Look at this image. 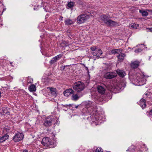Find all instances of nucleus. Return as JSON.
I'll return each instance as SVG.
<instances>
[{
  "label": "nucleus",
  "mask_w": 152,
  "mask_h": 152,
  "mask_svg": "<svg viewBox=\"0 0 152 152\" xmlns=\"http://www.w3.org/2000/svg\"><path fill=\"white\" fill-rule=\"evenodd\" d=\"M102 20L107 26L111 27H115L117 26L118 23L115 21L113 20L110 19H109L108 16L107 15L102 14L101 16Z\"/></svg>",
  "instance_id": "1"
},
{
  "label": "nucleus",
  "mask_w": 152,
  "mask_h": 152,
  "mask_svg": "<svg viewBox=\"0 0 152 152\" xmlns=\"http://www.w3.org/2000/svg\"><path fill=\"white\" fill-rule=\"evenodd\" d=\"M90 118L92 122H96V125H99L103 122L104 120L103 116L98 113H93L90 116Z\"/></svg>",
  "instance_id": "2"
},
{
  "label": "nucleus",
  "mask_w": 152,
  "mask_h": 152,
  "mask_svg": "<svg viewBox=\"0 0 152 152\" xmlns=\"http://www.w3.org/2000/svg\"><path fill=\"white\" fill-rule=\"evenodd\" d=\"M88 14H82L79 16L77 18V22L79 24L84 23L89 18L90 16H92L91 13L88 12Z\"/></svg>",
  "instance_id": "3"
},
{
  "label": "nucleus",
  "mask_w": 152,
  "mask_h": 152,
  "mask_svg": "<svg viewBox=\"0 0 152 152\" xmlns=\"http://www.w3.org/2000/svg\"><path fill=\"white\" fill-rule=\"evenodd\" d=\"M73 88L74 90L79 92L83 90L85 88V85L83 82L78 81L74 84Z\"/></svg>",
  "instance_id": "4"
},
{
  "label": "nucleus",
  "mask_w": 152,
  "mask_h": 152,
  "mask_svg": "<svg viewBox=\"0 0 152 152\" xmlns=\"http://www.w3.org/2000/svg\"><path fill=\"white\" fill-rule=\"evenodd\" d=\"M126 84V82L123 81L118 83L113 88V89L115 92V93H116L119 92L120 90H123L125 87Z\"/></svg>",
  "instance_id": "5"
},
{
  "label": "nucleus",
  "mask_w": 152,
  "mask_h": 152,
  "mask_svg": "<svg viewBox=\"0 0 152 152\" xmlns=\"http://www.w3.org/2000/svg\"><path fill=\"white\" fill-rule=\"evenodd\" d=\"M24 138V135L22 132H17L15 135L12 137V140L15 142L21 141Z\"/></svg>",
  "instance_id": "6"
},
{
  "label": "nucleus",
  "mask_w": 152,
  "mask_h": 152,
  "mask_svg": "<svg viewBox=\"0 0 152 152\" xmlns=\"http://www.w3.org/2000/svg\"><path fill=\"white\" fill-rule=\"evenodd\" d=\"M55 120L54 118H51L50 116L47 117L44 120L43 125L46 127L50 126L55 122Z\"/></svg>",
  "instance_id": "7"
},
{
  "label": "nucleus",
  "mask_w": 152,
  "mask_h": 152,
  "mask_svg": "<svg viewBox=\"0 0 152 152\" xmlns=\"http://www.w3.org/2000/svg\"><path fill=\"white\" fill-rule=\"evenodd\" d=\"M117 76V73L114 72H107L105 73L104 77L107 79H110Z\"/></svg>",
  "instance_id": "8"
},
{
  "label": "nucleus",
  "mask_w": 152,
  "mask_h": 152,
  "mask_svg": "<svg viewBox=\"0 0 152 152\" xmlns=\"http://www.w3.org/2000/svg\"><path fill=\"white\" fill-rule=\"evenodd\" d=\"M47 89H49V91L48 93L50 94V96L52 97L55 98L57 96V90L56 88L52 87H48Z\"/></svg>",
  "instance_id": "9"
},
{
  "label": "nucleus",
  "mask_w": 152,
  "mask_h": 152,
  "mask_svg": "<svg viewBox=\"0 0 152 152\" xmlns=\"http://www.w3.org/2000/svg\"><path fill=\"white\" fill-rule=\"evenodd\" d=\"M50 139L48 137H44L41 141V144L45 146L49 147Z\"/></svg>",
  "instance_id": "10"
},
{
  "label": "nucleus",
  "mask_w": 152,
  "mask_h": 152,
  "mask_svg": "<svg viewBox=\"0 0 152 152\" xmlns=\"http://www.w3.org/2000/svg\"><path fill=\"white\" fill-rule=\"evenodd\" d=\"M9 109L7 107H2L0 109V113L1 115H5L6 114L9 113L10 114V112L9 110Z\"/></svg>",
  "instance_id": "11"
},
{
  "label": "nucleus",
  "mask_w": 152,
  "mask_h": 152,
  "mask_svg": "<svg viewBox=\"0 0 152 152\" xmlns=\"http://www.w3.org/2000/svg\"><path fill=\"white\" fill-rule=\"evenodd\" d=\"M137 103L140 105L142 109H144L146 107V102L145 99L143 98L141 99L139 102Z\"/></svg>",
  "instance_id": "12"
},
{
  "label": "nucleus",
  "mask_w": 152,
  "mask_h": 152,
  "mask_svg": "<svg viewBox=\"0 0 152 152\" xmlns=\"http://www.w3.org/2000/svg\"><path fill=\"white\" fill-rule=\"evenodd\" d=\"M139 66V63L138 61H135L132 62L130 65L132 69H134L137 68Z\"/></svg>",
  "instance_id": "13"
},
{
  "label": "nucleus",
  "mask_w": 152,
  "mask_h": 152,
  "mask_svg": "<svg viewBox=\"0 0 152 152\" xmlns=\"http://www.w3.org/2000/svg\"><path fill=\"white\" fill-rule=\"evenodd\" d=\"M74 93V91L72 89L69 88L64 91V94L65 96H68Z\"/></svg>",
  "instance_id": "14"
},
{
  "label": "nucleus",
  "mask_w": 152,
  "mask_h": 152,
  "mask_svg": "<svg viewBox=\"0 0 152 152\" xmlns=\"http://www.w3.org/2000/svg\"><path fill=\"white\" fill-rule=\"evenodd\" d=\"M92 54L94 56L99 57L102 54V52L101 49H97L94 52H92Z\"/></svg>",
  "instance_id": "15"
},
{
  "label": "nucleus",
  "mask_w": 152,
  "mask_h": 152,
  "mask_svg": "<svg viewBox=\"0 0 152 152\" xmlns=\"http://www.w3.org/2000/svg\"><path fill=\"white\" fill-rule=\"evenodd\" d=\"M126 55L124 53H121L117 56L118 61L120 62H123Z\"/></svg>",
  "instance_id": "16"
},
{
  "label": "nucleus",
  "mask_w": 152,
  "mask_h": 152,
  "mask_svg": "<svg viewBox=\"0 0 152 152\" xmlns=\"http://www.w3.org/2000/svg\"><path fill=\"white\" fill-rule=\"evenodd\" d=\"M116 73L121 77H123L126 75V73L123 70H121L120 69H117L116 70Z\"/></svg>",
  "instance_id": "17"
},
{
  "label": "nucleus",
  "mask_w": 152,
  "mask_h": 152,
  "mask_svg": "<svg viewBox=\"0 0 152 152\" xmlns=\"http://www.w3.org/2000/svg\"><path fill=\"white\" fill-rule=\"evenodd\" d=\"M97 91L99 93L101 94H104L105 91V89L103 86H97Z\"/></svg>",
  "instance_id": "18"
},
{
  "label": "nucleus",
  "mask_w": 152,
  "mask_h": 152,
  "mask_svg": "<svg viewBox=\"0 0 152 152\" xmlns=\"http://www.w3.org/2000/svg\"><path fill=\"white\" fill-rule=\"evenodd\" d=\"M57 144V142L54 139L52 140L51 139L50 142V145L48 147L50 148H54L56 146Z\"/></svg>",
  "instance_id": "19"
},
{
  "label": "nucleus",
  "mask_w": 152,
  "mask_h": 152,
  "mask_svg": "<svg viewBox=\"0 0 152 152\" xmlns=\"http://www.w3.org/2000/svg\"><path fill=\"white\" fill-rule=\"evenodd\" d=\"M130 151V152H143V151L140 149H139L137 151L135 150V147L134 146H132L129 147L128 149L126 150V151Z\"/></svg>",
  "instance_id": "20"
},
{
  "label": "nucleus",
  "mask_w": 152,
  "mask_h": 152,
  "mask_svg": "<svg viewBox=\"0 0 152 152\" xmlns=\"http://www.w3.org/2000/svg\"><path fill=\"white\" fill-rule=\"evenodd\" d=\"M152 97V96H151L149 94H148V93L145 94L143 96V98H145V99L146 102V101L151 102V99Z\"/></svg>",
  "instance_id": "21"
},
{
  "label": "nucleus",
  "mask_w": 152,
  "mask_h": 152,
  "mask_svg": "<svg viewBox=\"0 0 152 152\" xmlns=\"http://www.w3.org/2000/svg\"><path fill=\"white\" fill-rule=\"evenodd\" d=\"M64 20L65 24L68 26L72 25L75 22V21H73L70 18H66Z\"/></svg>",
  "instance_id": "22"
},
{
  "label": "nucleus",
  "mask_w": 152,
  "mask_h": 152,
  "mask_svg": "<svg viewBox=\"0 0 152 152\" xmlns=\"http://www.w3.org/2000/svg\"><path fill=\"white\" fill-rule=\"evenodd\" d=\"M123 50L122 48H118L117 49H113L112 50L111 52L112 54L119 53H121L122 51Z\"/></svg>",
  "instance_id": "23"
},
{
  "label": "nucleus",
  "mask_w": 152,
  "mask_h": 152,
  "mask_svg": "<svg viewBox=\"0 0 152 152\" xmlns=\"http://www.w3.org/2000/svg\"><path fill=\"white\" fill-rule=\"evenodd\" d=\"M80 96L77 94H75L74 93L72 94L71 96V99L74 101H76L80 98Z\"/></svg>",
  "instance_id": "24"
},
{
  "label": "nucleus",
  "mask_w": 152,
  "mask_h": 152,
  "mask_svg": "<svg viewBox=\"0 0 152 152\" xmlns=\"http://www.w3.org/2000/svg\"><path fill=\"white\" fill-rule=\"evenodd\" d=\"M9 137V135L6 134L0 137V143L3 142L7 139Z\"/></svg>",
  "instance_id": "25"
},
{
  "label": "nucleus",
  "mask_w": 152,
  "mask_h": 152,
  "mask_svg": "<svg viewBox=\"0 0 152 152\" xmlns=\"http://www.w3.org/2000/svg\"><path fill=\"white\" fill-rule=\"evenodd\" d=\"M28 89L31 92L35 91L36 90V86L34 84H31L28 87Z\"/></svg>",
  "instance_id": "26"
},
{
  "label": "nucleus",
  "mask_w": 152,
  "mask_h": 152,
  "mask_svg": "<svg viewBox=\"0 0 152 152\" xmlns=\"http://www.w3.org/2000/svg\"><path fill=\"white\" fill-rule=\"evenodd\" d=\"M69 45V42L68 41H63L61 43V47L65 48L68 46Z\"/></svg>",
  "instance_id": "27"
},
{
  "label": "nucleus",
  "mask_w": 152,
  "mask_h": 152,
  "mask_svg": "<svg viewBox=\"0 0 152 152\" xmlns=\"http://www.w3.org/2000/svg\"><path fill=\"white\" fill-rule=\"evenodd\" d=\"M106 65L104 67V70L107 72L109 71L111 69V66L110 64H106L105 63Z\"/></svg>",
  "instance_id": "28"
},
{
  "label": "nucleus",
  "mask_w": 152,
  "mask_h": 152,
  "mask_svg": "<svg viewBox=\"0 0 152 152\" xmlns=\"http://www.w3.org/2000/svg\"><path fill=\"white\" fill-rule=\"evenodd\" d=\"M75 5V2L72 1L69 2L66 5L67 7V8L69 9V8H72Z\"/></svg>",
  "instance_id": "29"
},
{
  "label": "nucleus",
  "mask_w": 152,
  "mask_h": 152,
  "mask_svg": "<svg viewBox=\"0 0 152 152\" xmlns=\"http://www.w3.org/2000/svg\"><path fill=\"white\" fill-rule=\"evenodd\" d=\"M86 111L87 113H88L89 115H91L93 111V110L91 107H88L86 109Z\"/></svg>",
  "instance_id": "30"
},
{
  "label": "nucleus",
  "mask_w": 152,
  "mask_h": 152,
  "mask_svg": "<svg viewBox=\"0 0 152 152\" xmlns=\"http://www.w3.org/2000/svg\"><path fill=\"white\" fill-rule=\"evenodd\" d=\"M139 12L142 14V15L143 17L147 16L148 14V12L145 10H140Z\"/></svg>",
  "instance_id": "31"
},
{
  "label": "nucleus",
  "mask_w": 152,
  "mask_h": 152,
  "mask_svg": "<svg viewBox=\"0 0 152 152\" xmlns=\"http://www.w3.org/2000/svg\"><path fill=\"white\" fill-rule=\"evenodd\" d=\"M71 66V65H62L61 67L60 70L61 71L63 72L65 69H67L66 67L67 66Z\"/></svg>",
  "instance_id": "32"
},
{
  "label": "nucleus",
  "mask_w": 152,
  "mask_h": 152,
  "mask_svg": "<svg viewBox=\"0 0 152 152\" xmlns=\"http://www.w3.org/2000/svg\"><path fill=\"white\" fill-rule=\"evenodd\" d=\"M133 24L131 25L130 27L131 28L137 29V28L139 26L138 24H136L134 23L132 24Z\"/></svg>",
  "instance_id": "33"
},
{
  "label": "nucleus",
  "mask_w": 152,
  "mask_h": 152,
  "mask_svg": "<svg viewBox=\"0 0 152 152\" xmlns=\"http://www.w3.org/2000/svg\"><path fill=\"white\" fill-rule=\"evenodd\" d=\"M57 61L56 60L55 58H54V57L52 58L51 60L50 61L49 63L50 64L52 65L54 63L56 62Z\"/></svg>",
  "instance_id": "34"
},
{
  "label": "nucleus",
  "mask_w": 152,
  "mask_h": 152,
  "mask_svg": "<svg viewBox=\"0 0 152 152\" xmlns=\"http://www.w3.org/2000/svg\"><path fill=\"white\" fill-rule=\"evenodd\" d=\"M62 56L63 55L62 54H60L54 57V58H55L57 61L58 60H60L61 58L62 57Z\"/></svg>",
  "instance_id": "35"
},
{
  "label": "nucleus",
  "mask_w": 152,
  "mask_h": 152,
  "mask_svg": "<svg viewBox=\"0 0 152 152\" xmlns=\"http://www.w3.org/2000/svg\"><path fill=\"white\" fill-rule=\"evenodd\" d=\"M146 114L147 116L148 117L152 118V109L149 111H147Z\"/></svg>",
  "instance_id": "36"
},
{
  "label": "nucleus",
  "mask_w": 152,
  "mask_h": 152,
  "mask_svg": "<svg viewBox=\"0 0 152 152\" xmlns=\"http://www.w3.org/2000/svg\"><path fill=\"white\" fill-rule=\"evenodd\" d=\"M42 7V6L41 5H39L38 4H36L34 6V10H38L39 9V8H41Z\"/></svg>",
  "instance_id": "37"
},
{
  "label": "nucleus",
  "mask_w": 152,
  "mask_h": 152,
  "mask_svg": "<svg viewBox=\"0 0 152 152\" xmlns=\"http://www.w3.org/2000/svg\"><path fill=\"white\" fill-rule=\"evenodd\" d=\"M103 151L101 147H99L96 149L95 152H103Z\"/></svg>",
  "instance_id": "38"
},
{
  "label": "nucleus",
  "mask_w": 152,
  "mask_h": 152,
  "mask_svg": "<svg viewBox=\"0 0 152 152\" xmlns=\"http://www.w3.org/2000/svg\"><path fill=\"white\" fill-rule=\"evenodd\" d=\"M142 51V49L140 48H137L134 50V52L136 53L141 52Z\"/></svg>",
  "instance_id": "39"
},
{
  "label": "nucleus",
  "mask_w": 152,
  "mask_h": 152,
  "mask_svg": "<svg viewBox=\"0 0 152 152\" xmlns=\"http://www.w3.org/2000/svg\"><path fill=\"white\" fill-rule=\"evenodd\" d=\"M54 119H55V122L54 123V125L55 126L56 125L58 124V125L59 124V121L58 119H56L55 118H54Z\"/></svg>",
  "instance_id": "40"
},
{
  "label": "nucleus",
  "mask_w": 152,
  "mask_h": 152,
  "mask_svg": "<svg viewBox=\"0 0 152 152\" xmlns=\"http://www.w3.org/2000/svg\"><path fill=\"white\" fill-rule=\"evenodd\" d=\"M75 2L77 4L79 5H82L83 4L82 1L80 0H76Z\"/></svg>",
  "instance_id": "41"
},
{
  "label": "nucleus",
  "mask_w": 152,
  "mask_h": 152,
  "mask_svg": "<svg viewBox=\"0 0 152 152\" xmlns=\"http://www.w3.org/2000/svg\"><path fill=\"white\" fill-rule=\"evenodd\" d=\"M33 81V79L28 77L27 80V82L28 83H32Z\"/></svg>",
  "instance_id": "42"
},
{
  "label": "nucleus",
  "mask_w": 152,
  "mask_h": 152,
  "mask_svg": "<svg viewBox=\"0 0 152 152\" xmlns=\"http://www.w3.org/2000/svg\"><path fill=\"white\" fill-rule=\"evenodd\" d=\"M148 32H151L152 33V27L148 28H146Z\"/></svg>",
  "instance_id": "43"
},
{
  "label": "nucleus",
  "mask_w": 152,
  "mask_h": 152,
  "mask_svg": "<svg viewBox=\"0 0 152 152\" xmlns=\"http://www.w3.org/2000/svg\"><path fill=\"white\" fill-rule=\"evenodd\" d=\"M91 49L93 52H94L95 50H96L97 49L95 47H93L91 48Z\"/></svg>",
  "instance_id": "44"
},
{
  "label": "nucleus",
  "mask_w": 152,
  "mask_h": 152,
  "mask_svg": "<svg viewBox=\"0 0 152 152\" xmlns=\"http://www.w3.org/2000/svg\"><path fill=\"white\" fill-rule=\"evenodd\" d=\"M80 105H76L74 104L73 106L72 107V110H74L75 108L77 109L78 108V107Z\"/></svg>",
  "instance_id": "45"
},
{
  "label": "nucleus",
  "mask_w": 152,
  "mask_h": 152,
  "mask_svg": "<svg viewBox=\"0 0 152 152\" xmlns=\"http://www.w3.org/2000/svg\"><path fill=\"white\" fill-rule=\"evenodd\" d=\"M144 81H139V83L140 85H143L144 84Z\"/></svg>",
  "instance_id": "46"
},
{
  "label": "nucleus",
  "mask_w": 152,
  "mask_h": 152,
  "mask_svg": "<svg viewBox=\"0 0 152 152\" xmlns=\"http://www.w3.org/2000/svg\"><path fill=\"white\" fill-rule=\"evenodd\" d=\"M68 105V107H69V108H70V107H72H72L73 106V105H74V104H67Z\"/></svg>",
  "instance_id": "47"
},
{
  "label": "nucleus",
  "mask_w": 152,
  "mask_h": 152,
  "mask_svg": "<svg viewBox=\"0 0 152 152\" xmlns=\"http://www.w3.org/2000/svg\"><path fill=\"white\" fill-rule=\"evenodd\" d=\"M43 8L45 10L46 12H48V8L46 7V6L45 7L44 6H43Z\"/></svg>",
  "instance_id": "48"
},
{
  "label": "nucleus",
  "mask_w": 152,
  "mask_h": 152,
  "mask_svg": "<svg viewBox=\"0 0 152 152\" xmlns=\"http://www.w3.org/2000/svg\"><path fill=\"white\" fill-rule=\"evenodd\" d=\"M2 20H2V18H1V17L0 16V22H0V25H1V26H2L3 25L2 24Z\"/></svg>",
  "instance_id": "49"
},
{
  "label": "nucleus",
  "mask_w": 152,
  "mask_h": 152,
  "mask_svg": "<svg viewBox=\"0 0 152 152\" xmlns=\"http://www.w3.org/2000/svg\"><path fill=\"white\" fill-rule=\"evenodd\" d=\"M61 106L63 107H66V108H67L68 107V105L67 104H61Z\"/></svg>",
  "instance_id": "50"
},
{
  "label": "nucleus",
  "mask_w": 152,
  "mask_h": 152,
  "mask_svg": "<svg viewBox=\"0 0 152 152\" xmlns=\"http://www.w3.org/2000/svg\"><path fill=\"white\" fill-rule=\"evenodd\" d=\"M59 20L61 21H62L63 20V17L62 16H60Z\"/></svg>",
  "instance_id": "51"
},
{
  "label": "nucleus",
  "mask_w": 152,
  "mask_h": 152,
  "mask_svg": "<svg viewBox=\"0 0 152 152\" xmlns=\"http://www.w3.org/2000/svg\"><path fill=\"white\" fill-rule=\"evenodd\" d=\"M22 91L23 93H24L25 94H27V92L25 91L24 90H22Z\"/></svg>",
  "instance_id": "52"
},
{
  "label": "nucleus",
  "mask_w": 152,
  "mask_h": 152,
  "mask_svg": "<svg viewBox=\"0 0 152 152\" xmlns=\"http://www.w3.org/2000/svg\"><path fill=\"white\" fill-rule=\"evenodd\" d=\"M22 152H28V151L26 149L24 150Z\"/></svg>",
  "instance_id": "53"
},
{
  "label": "nucleus",
  "mask_w": 152,
  "mask_h": 152,
  "mask_svg": "<svg viewBox=\"0 0 152 152\" xmlns=\"http://www.w3.org/2000/svg\"><path fill=\"white\" fill-rule=\"evenodd\" d=\"M4 130H5V131H6V132H7H7H9V129H7V128H5V129H4Z\"/></svg>",
  "instance_id": "54"
},
{
  "label": "nucleus",
  "mask_w": 152,
  "mask_h": 152,
  "mask_svg": "<svg viewBox=\"0 0 152 152\" xmlns=\"http://www.w3.org/2000/svg\"><path fill=\"white\" fill-rule=\"evenodd\" d=\"M87 72L88 73V75L89 76H90V75H89V70H87Z\"/></svg>",
  "instance_id": "55"
},
{
  "label": "nucleus",
  "mask_w": 152,
  "mask_h": 152,
  "mask_svg": "<svg viewBox=\"0 0 152 152\" xmlns=\"http://www.w3.org/2000/svg\"><path fill=\"white\" fill-rule=\"evenodd\" d=\"M6 9V8H5V9L4 8V9H3V11L2 12V13L0 15H1L2 14L3 11H4Z\"/></svg>",
  "instance_id": "56"
},
{
  "label": "nucleus",
  "mask_w": 152,
  "mask_h": 152,
  "mask_svg": "<svg viewBox=\"0 0 152 152\" xmlns=\"http://www.w3.org/2000/svg\"><path fill=\"white\" fill-rule=\"evenodd\" d=\"M81 64L82 65H83V66L84 67H85H85L86 66L85 65V64H82H82Z\"/></svg>",
  "instance_id": "57"
},
{
  "label": "nucleus",
  "mask_w": 152,
  "mask_h": 152,
  "mask_svg": "<svg viewBox=\"0 0 152 152\" xmlns=\"http://www.w3.org/2000/svg\"><path fill=\"white\" fill-rule=\"evenodd\" d=\"M85 68L86 71L88 70V68L86 66L85 67Z\"/></svg>",
  "instance_id": "58"
},
{
  "label": "nucleus",
  "mask_w": 152,
  "mask_h": 152,
  "mask_svg": "<svg viewBox=\"0 0 152 152\" xmlns=\"http://www.w3.org/2000/svg\"><path fill=\"white\" fill-rule=\"evenodd\" d=\"M67 110H68V108H67V110L63 109V110H64L65 111H67Z\"/></svg>",
  "instance_id": "59"
},
{
  "label": "nucleus",
  "mask_w": 152,
  "mask_h": 152,
  "mask_svg": "<svg viewBox=\"0 0 152 152\" xmlns=\"http://www.w3.org/2000/svg\"><path fill=\"white\" fill-rule=\"evenodd\" d=\"M12 62H10V64H11V66H13V65H12Z\"/></svg>",
  "instance_id": "60"
},
{
  "label": "nucleus",
  "mask_w": 152,
  "mask_h": 152,
  "mask_svg": "<svg viewBox=\"0 0 152 152\" xmlns=\"http://www.w3.org/2000/svg\"><path fill=\"white\" fill-rule=\"evenodd\" d=\"M1 91H0V98H1Z\"/></svg>",
  "instance_id": "61"
},
{
  "label": "nucleus",
  "mask_w": 152,
  "mask_h": 152,
  "mask_svg": "<svg viewBox=\"0 0 152 152\" xmlns=\"http://www.w3.org/2000/svg\"><path fill=\"white\" fill-rule=\"evenodd\" d=\"M141 45H144V46H145V45H144V44H141Z\"/></svg>",
  "instance_id": "62"
},
{
  "label": "nucleus",
  "mask_w": 152,
  "mask_h": 152,
  "mask_svg": "<svg viewBox=\"0 0 152 152\" xmlns=\"http://www.w3.org/2000/svg\"><path fill=\"white\" fill-rule=\"evenodd\" d=\"M57 109H58V111H59V110H58L59 108H58H58H57Z\"/></svg>",
  "instance_id": "63"
},
{
  "label": "nucleus",
  "mask_w": 152,
  "mask_h": 152,
  "mask_svg": "<svg viewBox=\"0 0 152 152\" xmlns=\"http://www.w3.org/2000/svg\"><path fill=\"white\" fill-rule=\"evenodd\" d=\"M89 118L88 117V118H87L88 119Z\"/></svg>",
  "instance_id": "64"
}]
</instances>
